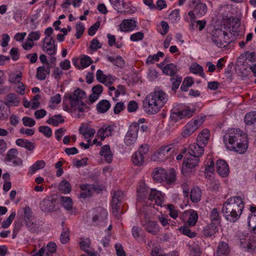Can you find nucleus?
<instances>
[{
  "label": "nucleus",
  "mask_w": 256,
  "mask_h": 256,
  "mask_svg": "<svg viewBox=\"0 0 256 256\" xmlns=\"http://www.w3.org/2000/svg\"><path fill=\"white\" fill-rule=\"evenodd\" d=\"M180 113L179 114L182 116V117L183 118H188L192 116L193 114L195 112V109H191L189 107H187L186 108L182 110H180Z\"/></svg>",
  "instance_id": "58"
},
{
  "label": "nucleus",
  "mask_w": 256,
  "mask_h": 256,
  "mask_svg": "<svg viewBox=\"0 0 256 256\" xmlns=\"http://www.w3.org/2000/svg\"><path fill=\"white\" fill-rule=\"evenodd\" d=\"M228 204L230 207V209L232 208L238 214L240 213V216L241 215L244 206V204L240 196H233L228 198L225 202Z\"/></svg>",
  "instance_id": "8"
},
{
  "label": "nucleus",
  "mask_w": 256,
  "mask_h": 256,
  "mask_svg": "<svg viewBox=\"0 0 256 256\" xmlns=\"http://www.w3.org/2000/svg\"><path fill=\"white\" fill-rule=\"evenodd\" d=\"M248 223L250 228L256 234V216L251 214L248 217Z\"/></svg>",
  "instance_id": "57"
},
{
  "label": "nucleus",
  "mask_w": 256,
  "mask_h": 256,
  "mask_svg": "<svg viewBox=\"0 0 256 256\" xmlns=\"http://www.w3.org/2000/svg\"><path fill=\"white\" fill-rule=\"evenodd\" d=\"M244 122L247 125L256 124V112H252L246 114Z\"/></svg>",
  "instance_id": "47"
},
{
  "label": "nucleus",
  "mask_w": 256,
  "mask_h": 256,
  "mask_svg": "<svg viewBox=\"0 0 256 256\" xmlns=\"http://www.w3.org/2000/svg\"><path fill=\"white\" fill-rule=\"evenodd\" d=\"M114 130V126H104L100 128L98 132L97 135L100 137L101 140H104L106 137L112 136V132Z\"/></svg>",
  "instance_id": "27"
},
{
  "label": "nucleus",
  "mask_w": 256,
  "mask_h": 256,
  "mask_svg": "<svg viewBox=\"0 0 256 256\" xmlns=\"http://www.w3.org/2000/svg\"><path fill=\"white\" fill-rule=\"evenodd\" d=\"M210 224L218 226L220 224V216L219 214V212L218 208H214L212 210L210 216Z\"/></svg>",
  "instance_id": "38"
},
{
  "label": "nucleus",
  "mask_w": 256,
  "mask_h": 256,
  "mask_svg": "<svg viewBox=\"0 0 256 256\" xmlns=\"http://www.w3.org/2000/svg\"><path fill=\"white\" fill-rule=\"evenodd\" d=\"M193 84V80L190 77H186L184 79L180 86V89L182 91L187 92L188 88L191 86Z\"/></svg>",
  "instance_id": "52"
},
{
  "label": "nucleus",
  "mask_w": 256,
  "mask_h": 256,
  "mask_svg": "<svg viewBox=\"0 0 256 256\" xmlns=\"http://www.w3.org/2000/svg\"><path fill=\"white\" fill-rule=\"evenodd\" d=\"M86 92L83 90L78 88L72 94H66L64 99H68L70 106L64 105L63 109L69 112H83L88 108V106L83 102V100L86 98Z\"/></svg>",
  "instance_id": "3"
},
{
  "label": "nucleus",
  "mask_w": 256,
  "mask_h": 256,
  "mask_svg": "<svg viewBox=\"0 0 256 256\" xmlns=\"http://www.w3.org/2000/svg\"><path fill=\"white\" fill-rule=\"evenodd\" d=\"M16 144L17 146L24 148L29 151H32L35 148V146L34 143L26 139L18 138L16 140Z\"/></svg>",
  "instance_id": "35"
},
{
  "label": "nucleus",
  "mask_w": 256,
  "mask_h": 256,
  "mask_svg": "<svg viewBox=\"0 0 256 256\" xmlns=\"http://www.w3.org/2000/svg\"><path fill=\"white\" fill-rule=\"evenodd\" d=\"M211 38L214 44L220 48H227L232 41L228 33L220 28H215L212 30Z\"/></svg>",
  "instance_id": "4"
},
{
  "label": "nucleus",
  "mask_w": 256,
  "mask_h": 256,
  "mask_svg": "<svg viewBox=\"0 0 256 256\" xmlns=\"http://www.w3.org/2000/svg\"><path fill=\"white\" fill-rule=\"evenodd\" d=\"M202 122L198 120L192 119L188 122L184 128L181 133V135L183 138H187L192 134L200 126Z\"/></svg>",
  "instance_id": "12"
},
{
  "label": "nucleus",
  "mask_w": 256,
  "mask_h": 256,
  "mask_svg": "<svg viewBox=\"0 0 256 256\" xmlns=\"http://www.w3.org/2000/svg\"><path fill=\"white\" fill-rule=\"evenodd\" d=\"M216 168L217 172L222 177H226L229 174V168L226 162L218 160L216 162Z\"/></svg>",
  "instance_id": "21"
},
{
  "label": "nucleus",
  "mask_w": 256,
  "mask_h": 256,
  "mask_svg": "<svg viewBox=\"0 0 256 256\" xmlns=\"http://www.w3.org/2000/svg\"><path fill=\"white\" fill-rule=\"evenodd\" d=\"M204 153V147L197 142L190 144L188 148V154L190 156L200 158Z\"/></svg>",
  "instance_id": "16"
},
{
  "label": "nucleus",
  "mask_w": 256,
  "mask_h": 256,
  "mask_svg": "<svg viewBox=\"0 0 256 256\" xmlns=\"http://www.w3.org/2000/svg\"><path fill=\"white\" fill-rule=\"evenodd\" d=\"M100 154L104 156L106 161L110 164L112 162L113 154L111 152L110 146L109 145H104L102 147Z\"/></svg>",
  "instance_id": "33"
},
{
  "label": "nucleus",
  "mask_w": 256,
  "mask_h": 256,
  "mask_svg": "<svg viewBox=\"0 0 256 256\" xmlns=\"http://www.w3.org/2000/svg\"><path fill=\"white\" fill-rule=\"evenodd\" d=\"M182 80V78L180 76H174L170 78V82H172V90H176L178 88Z\"/></svg>",
  "instance_id": "53"
},
{
  "label": "nucleus",
  "mask_w": 256,
  "mask_h": 256,
  "mask_svg": "<svg viewBox=\"0 0 256 256\" xmlns=\"http://www.w3.org/2000/svg\"><path fill=\"white\" fill-rule=\"evenodd\" d=\"M107 58L110 62H112L118 67L122 68L124 65V60L120 56H118L116 58L108 56Z\"/></svg>",
  "instance_id": "49"
},
{
  "label": "nucleus",
  "mask_w": 256,
  "mask_h": 256,
  "mask_svg": "<svg viewBox=\"0 0 256 256\" xmlns=\"http://www.w3.org/2000/svg\"><path fill=\"white\" fill-rule=\"evenodd\" d=\"M22 121L23 124L26 126L32 127L36 124L35 120L28 116L23 117Z\"/></svg>",
  "instance_id": "63"
},
{
  "label": "nucleus",
  "mask_w": 256,
  "mask_h": 256,
  "mask_svg": "<svg viewBox=\"0 0 256 256\" xmlns=\"http://www.w3.org/2000/svg\"><path fill=\"white\" fill-rule=\"evenodd\" d=\"M173 152L170 146H162L152 156V159L154 161L162 160L165 156L168 157Z\"/></svg>",
  "instance_id": "15"
},
{
  "label": "nucleus",
  "mask_w": 256,
  "mask_h": 256,
  "mask_svg": "<svg viewBox=\"0 0 256 256\" xmlns=\"http://www.w3.org/2000/svg\"><path fill=\"white\" fill-rule=\"evenodd\" d=\"M82 192L80 194V197L86 198L92 195L93 192L96 190V186L90 184H83L80 186Z\"/></svg>",
  "instance_id": "24"
},
{
  "label": "nucleus",
  "mask_w": 256,
  "mask_h": 256,
  "mask_svg": "<svg viewBox=\"0 0 256 256\" xmlns=\"http://www.w3.org/2000/svg\"><path fill=\"white\" fill-rule=\"evenodd\" d=\"M140 216L141 218L140 224L148 232L154 236L158 234L160 227L156 222L148 220L146 214L142 212L140 214Z\"/></svg>",
  "instance_id": "6"
},
{
  "label": "nucleus",
  "mask_w": 256,
  "mask_h": 256,
  "mask_svg": "<svg viewBox=\"0 0 256 256\" xmlns=\"http://www.w3.org/2000/svg\"><path fill=\"white\" fill-rule=\"evenodd\" d=\"M120 29L121 31L127 32L138 30L136 22L132 19H126L123 20L120 25Z\"/></svg>",
  "instance_id": "17"
},
{
  "label": "nucleus",
  "mask_w": 256,
  "mask_h": 256,
  "mask_svg": "<svg viewBox=\"0 0 256 256\" xmlns=\"http://www.w3.org/2000/svg\"><path fill=\"white\" fill-rule=\"evenodd\" d=\"M16 216V212H12L8 216V218H7L6 220H4L2 224V228H8L10 225L11 224L12 220H14V218Z\"/></svg>",
  "instance_id": "55"
},
{
  "label": "nucleus",
  "mask_w": 256,
  "mask_h": 256,
  "mask_svg": "<svg viewBox=\"0 0 256 256\" xmlns=\"http://www.w3.org/2000/svg\"><path fill=\"white\" fill-rule=\"evenodd\" d=\"M82 192L80 194V197L86 198L92 195L93 192L96 190V186L90 184H83L80 186Z\"/></svg>",
  "instance_id": "25"
},
{
  "label": "nucleus",
  "mask_w": 256,
  "mask_h": 256,
  "mask_svg": "<svg viewBox=\"0 0 256 256\" xmlns=\"http://www.w3.org/2000/svg\"><path fill=\"white\" fill-rule=\"evenodd\" d=\"M22 76V74L21 72H19L17 74H11L9 77V82L12 84H18L21 82Z\"/></svg>",
  "instance_id": "60"
},
{
  "label": "nucleus",
  "mask_w": 256,
  "mask_h": 256,
  "mask_svg": "<svg viewBox=\"0 0 256 256\" xmlns=\"http://www.w3.org/2000/svg\"><path fill=\"white\" fill-rule=\"evenodd\" d=\"M200 162V158L192 157L190 156L184 158L182 172L184 176H187L190 172L188 169H192L198 165Z\"/></svg>",
  "instance_id": "11"
},
{
  "label": "nucleus",
  "mask_w": 256,
  "mask_h": 256,
  "mask_svg": "<svg viewBox=\"0 0 256 256\" xmlns=\"http://www.w3.org/2000/svg\"><path fill=\"white\" fill-rule=\"evenodd\" d=\"M201 191L198 188H194L192 189L190 194V198L193 202H198L201 199Z\"/></svg>",
  "instance_id": "42"
},
{
  "label": "nucleus",
  "mask_w": 256,
  "mask_h": 256,
  "mask_svg": "<svg viewBox=\"0 0 256 256\" xmlns=\"http://www.w3.org/2000/svg\"><path fill=\"white\" fill-rule=\"evenodd\" d=\"M43 42V50L49 55H54L56 52V50L54 44V38H50L48 40L45 42L44 40Z\"/></svg>",
  "instance_id": "26"
},
{
  "label": "nucleus",
  "mask_w": 256,
  "mask_h": 256,
  "mask_svg": "<svg viewBox=\"0 0 256 256\" xmlns=\"http://www.w3.org/2000/svg\"><path fill=\"white\" fill-rule=\"evenodd\" d=\"M210 132L208 130L204 129L198 135L196 142L204 148L208 143Z\"/></svg>",
  "instance_id": "31"
},
{
  "label": "nucleus",
  "mask_w": 256,
  "mask_h": 256,
  "mask_svg": "<svg viewBox=\"0 0 256 256\" xmlns=\"http://www.w3.org/2000/svg\"><path fill=\"white\" fill-rule=\"evenodd\" d=\"M46 166V162L43 160H40L36 161L30 168V172L31 174H34L38 170L43 168Z\"/></svg>",
  "instance_id": "46"
},
{
  "label": "nucleus",
  "mask_w": 256,
  "mask_h": 256,
  "mask_svg": "<svg viewBox=\"0 0 256 256\" xmlns=\"http://www.w3.org/2000/svg\"><path fill=\"white\" fill-rule=\"evenodd\" d=\"M239 240L241 246L248 252L256 253V240L254 238H249L248 235H242L239 236Z\"/></svg>",
  "instance_id": "9"
},
{
  "label": "nucleus",
  "mask_w": 256,
  "mask_h": 256,
  "mask_svg": "<svg viewBox=\"0 0 256 256\" xmlns=\"http://www.w3.org/2000/svg\"><path fill=\"white\" fill-rule=\"evenodd\" d=\"M70 240V234L68 229L64 230L60 236V240L63 244H67Z\"/></svg>",
  "instance_id": "62"
},
{
  "label": "nucleus",
  "mask_w": 256,
  "mask_h": 256,
  "mask_svg": "<svg viewBox=\"0 0 256 256\" xmlns=\"http://www.w3.org/2000/svg\"><path fill=\"white\" fill-rule=\"evenodd\" d=\"M79 132L80 134H82L84 138H91L96 133V130L94 128L88 126H80L79 128Z\"/></svg>",
  "instance_id": "39"
},
{
  "label": "nucleus",
  "mask_w": 256,
  "mask_h": 256,
  "mask_svg": "<svg viewBox=\"0 0 256 256\" xmlns=\"http://www.w3.org/2000/svg\"><path fill=\"white\" fill-rule=\"evenodd\" d=\"M224 143L230 150L240 154L244 153L248 148L246 134L240 129H230L223 136Z\"/></svg>",
  "instance_id": "1"
},
{
  "label": "nucleus",
  "mask_w": 256,
  "mask_h": 256,
  "mask_svg": "<svg viewBox=\"0 0 256 256\" xmlns=\"http://www.w3.org/2000/svg\"><path fill=\"white\" fill-rule=\"evenodd\" d=\"M122 202L121 200H118V199H116V198H112V212L115 216H118V212L120 208Z\"/></svg>",
  "instance_id": "50"
},
{
  "label": "nucleus",
  "mask_w": 256,
  "mask_h": 256,
  "mask_svg": "<svg viewBox=\"0 0 256 256\" xmlns=\"http://www.w3.org/2000/svg\"><path fill=\"white\" fill-rule=\"evenodd\" d=\"M91 244V240L89 238L82 240L80 242V248L90 256H95L97 253L95 252L90 250L89 248Z\"/></svg>",
  "instance_id": "32"
},
{
  "label": "nucleus",
  "mask_w": 256,
  "mask_h": 256,
  "mask_svg": "<svg viewBox=\"0 0 256 256\" xmlns=\"http://www.w3.org/2000/svg\"><path fill=\"white\" fill-rule=\"evenodd\" d=\"M139 129L140 126L138 122H133L130 125L124 139V142L126 146H130L135 143Z\"/></svg>",
  "instance_id": "7"
},
{
  "label": "nucleus",
  "mask_w": 256,
  "mask_h": 256,
  "mask_svg": "<svg viewBox=\"0 0 256 256\" xmlns=\"http://www.w3.org/2000/svg\"><path fill=\"white\" fill-rule=\"evenodd\" d=\"M110 102L106 100H100L96 104V110L98 112L104 114L110 108Z\"/></svg>",
  "instance_id": "36"
},
{
  "label": "nucleus",
  "mask_w": 256,
  "mask_h": 256,
  "mask_svg": "<svg viewBox=\"0 0 256 256\" xmlns=\"http://www.w3.org/2000/svg\"><path fill=\"white\" fill-rule=\"evenodd\" d=\"M110 3L112 6L113 8L118 12L125 13V11L122 10V8H124L126 4L124 1L120 0H109Z\"/></svg>",
  "instance_id": "41"
},
{
  "label": "nucleus",
  "mask_w": 256,
  "mask_h": 256,
  "mask_svg": "<svg viewBox=\"0 0 256 256\" xmlns=\"http://www.w3.org/2000/svg\"><path fill=\"white\" fill-rule=\"evenodd\" d=\"M38 130L48 138L52 136V130L48 126H40L38 128Z\"/></svg>",
  "instance_id": "56"
},
{
  "label": "nucleus",
  "mask_w": 256,
  "mask_h": 256,
  "mask_svg": "<svg viewBox=\"0 0 256 256\" xmlns=\"http://www.w3.org/2000/svg\"><path fill=\"white\" fill-rule=\"evenodd\" d=\"M229 207L230 206L228 204L224 202L223 204L222 212L224 216L228 221L234 222L240 218V213L238 214L232 208L229 210Z\"/></svg>",
  "instance_id": "14"
},
{
  "label": "nucleus",
  "mask_w": 256,
  "mask_h": 256,
  "mask_svg": "<svg viewBox=\"0 0 256 256\" xmlns=\"http://www.w3.org/2000/svg\"><path fill=\"white\" fill-rule=\"evenodd\" d=\"M164 180H165L166 183L169 184H172L176 180V175L174 169L170 170L168 174L166 173V178Z\"/></svg>",
  "instance_id": "54"
},
{
  "label": "nucleus",
  "mask_w": 256,
  "mask_h": 256,
  "mask_svg": "<svg viewBox=\"0 0 256 256\" xmlns=\"http://www.w3.org/2000/svg\"><path fill=\"white\" fill-rule=\"evenodd\" d=\"M64 122L62 116L60 114H56L50 117L46 121V123L52 125L54 126H58L60 123Z\"/></svg>",
  "instance_id": "40"
},
{
  "label": "nucleus",
  "mask_w": 256,
  "mask_h": 256,
  "mask_svg": "<svg viewBox=\"0 0 256 256\" xmlns=\"http://www.w3.org/2000/svg\"><path fill=\"white\" fill-rule=\"evenodd\" d=\"M18 150L16 148H11L9 150L4 158V162L8 163L12 162L14 166H22V160L18 156Z\"/></svg>",
  "instance_id": "10"
},
{
  "label": "nucleus",
  "mask_w": 256,
  "mask_h": 256,
  "mask_svg": "<svg viewBox=\"0 0 256 256\" xmlns=\"http://www.w3.org/2000/svg\"><path fill=\"white\" fill-rule=\"evenodd\" d=\"M61 202L64 208L68 210H70L72 208V199L67 196H62Z\"/></svg>",
  "instance_id": "51"
},
{
  "label": "nucleus",
  "mask_w": 256,
  "mask_h": 256,
  "mask_svg": "<svg viewBox=\"0 0 256 256\" xmlns=\"http://www.w3.org/2000/svg\"><path fill=\"white\" fill-rule=\"evenodd\" d=\"M208 8L206 5L204 3L199 2L197 4L194 10L188 12V16L190 18L192 22H194L196 18V16L201 17L204 16L207 12Z\"/></svg>",
  "instance_id": "13"
},
{
  "label": "nucleus",
  "mask_w": 256,
  "mask_h": 256,
  "mask_svg": "<svg viewBox=\"0 0 256 256\" xmlns=\"http://www.w3.org/2000/svg\"><path fill=\"white\" fill-rule=\"evenodd\" d=\"M148 200L153 201L154 200L155 203L160 206L164 202V198L160 192L154 189L150 190Z\"/></svg>",
  "instance_id": "19"
},
{
  "label": "nucleus",
  "mask_w": 256,
  "mask_h": 256,
  "mask_svg": "<svg viewBox=\"0 0 256 256\" xmlns=\"http://www.w3.org/2000/svg\"><path fill=\"white\" fill-rule=\"evenodd\" d=\"M152 178L156 182H161L166 178V170L162 168H156L152 173Z\"/></svg>",
  "instance_id": "30"
},
{
  "label": "nucleus",
  "mask_w": 256,
  "mask_h": 256,
  "mask_svg": "<svg viewBox=\"0 0 256 256\" xmlns=\"http://www.w3.org/2000/svg\"><path fill=\"white\" fill-rule=\"evenodd\" d=\"M5 103L8 106H16L20 103V98L14 93L8 94L5 98Z\"/></svg>",
  "instance_id": "34"
},
{
  "label": "nucleus",
  "mask_w": 256,
  "mask_h": 256,
  "mask_svg": "<svg viewBox=\"0 0 256 256\" xmlns=\"http://www.w3.org/2000/svg\"><path fill=\"white\" fill-rule=\"evenodd\" d=\"M218 232V226L210 224L204 227L202 234L205 238H211Z\"/></svg>",
  "instance_id": "28"
},
{
  "label": "nucleus",
  "mask_w": 256,
  "mask_h": 256,
  "mask_svg": "<svg viewBox=\"0 0 256 256\" xmlns=\"http://www.w3.org/2000/svg\"><path fill=\"white\" fill-rule=\"evenodd\" d=\"M82 192L80 194V197L86 198L92 195L93 192L96 190V186L90 184H83L80 186Z\"/></svg>",
  "instance_id": "23"
},
{
  "label": "nucleus",
  "mask_w": 256,
  "mask_h": 256,
  "mask_svg": "<svg viewBox=\"0 0 256 256\" xmlns=\"http://www.w3.org/2000/svg\"><path fill=\"white\" fill-rule=\"evenodd\" d=\"M108 76L104 74L103 73V72L100 70H98L96 73V78L97 80L101 82L103 84H106V85L108 84H112V82H108Z\"/></svg>",
  "instance_id": "48"
},
{
  "label": "nucleus",
  "mask_w": 256,
  "mask_h": 256,
  "mask_svg": "<svg viewBox=\"0 0 256 256\" xmlns=\"http://www.w3.org/2000/svg\"><path fill=\"white\" fill-rule=\"evenodd\" d=\"M168 18L172 22H176L180 19V10H174L172 11L170 14Z\"/></svg>",
  "instance_id": "61"
},
{
  "label": "nucleus",
  "mask_w": 256,
  "mask_h": 256,
  "mask_svg": "<svg viewBox=\"0 0 256 256\" xmlns=\"http://www.w3.org/2000/svg\"><path fill=\"white\" fill-rule=\"evenodd\" d=\"M180 230L182 232V234L188 236L190 238H193L196 235L194 232H192L191 230L186 226H184L180 228Z\"/></svg>",
  "instance_id": "59"
},
{
  "label": "nucleus",
  "mask_w": 256,
  "mask_h": 256,
  "mask_svg": "<svg viewBox=\"0 0 256 256\" xmlns=\"http://www.w3.org/2000/svg\"><path fill=\"white\" fill-rule=\"evenodd\" d=\"M168 100V94L162 90H155L148 94L142 101V108L148 114H157Z\"/></svg>",
  "instance_id": "2"
},
{
  "label": "nucleus",
  "mask_w": 256,
  "mask_h": 256,
  "mask_svg": "<svg viewBox=\"0 0 256 256\" xmlns=\"http://www.w3.org/2000/svg\"><path fill=\"white\" fill-rule=\"evenodd\" d=\"M149 146L148 144H142L132 156V161L136 166H142L147 161L149 154Z\"/></svg>",
  "instance_id": "5"
},
{
  "label": "nucleus",
  "mask_w": 256,
  "mask_h": 256,
  "mask_svg": "<svg viewBox=\"0 0 256 256\" xmlns=\"http://www.w3.org/2000/svg\"><path fill=\"white\" fill-rule=\"evenodd\" d=\"M40 206L42 211L50 212L55 210V201L52 198H45L42 200Z\"/></svg>",
  "instance_id": "18"
},
{
  "label": "nucleus",
  "mask_w": 256,
  "mask_h": 256,
  "mask_svg": "<svg viewBox=\"0 0 256 256\" xmlns=\"http://www.w3.org/2000/svg\"><path fill=\"white\" fill-rule=\"evenodd\" d=\"M163 72L170 76H174L178 71L176 66L174 64H166L162 70Z\"/></svg>",
  "instance_id": "45"
},
{
  "label": "nucleus",
  "mask_w": 256,
  "mask_h": 256,
  "mask_svg": "<svg viewBox=\"0 0 256 256\" xmlns=\"http://www.w3.org/2000/svg\"><path fill=\"white\" fill-rule=\"evenodd\" d=\"M58 190L64 194L70 193L72 190L70 183L66 180H62L58 185Z\"/></svg>",
  "instance_id": "43"
},
{
  "label": "nucleus",
  "mask_w": 256,
  "mask_h": 256,
  "mask_svg": "<svg viewBox=\"0 0 256 256\" xmlns=\"http://www.w3.org/2000/svg\"><path fill=\"white\" fill-rule=\"evenodd\" d=\"M229 252L230 248L226 242H222L219 244L216 251L218 256H226Z\"/></svg>",
  "instance_id": "37"
},
{
  "label": "nucleus",
  "mask_w": 256,
  "mask_h": 256,
  "mask_svg": "<svg viewBox=\"0 0 256 256\" xmlns=\"http://www.w3.org/2000/svg\"><path fill=\"white\" fill-rule=\"evenodd\" d=\"M230 22V32L234 36H237L240 32V21L238 18L230 16L228 18Z\"/></svg>",
  "instance_id": "20"
},
{
  "label": "nucleus",
  "mask_w": 256,
  "mask_h": 256,
  "mask_svg": "<svg viewBox=\"0 0 256 256\" xmlns=\"http://www.w3.org/2000/svg\"><path fill=\"white\" fill-rule=\"evenodd\" d=\"M144 38V34L142 32H138L130 35V40L132 42H138L142 40Z\"/></svg>",
  "instance_id": "64"
},
{
  "label": "nucleus",
  "mask_w": 256,
  "mask_h": 256,
  "mask_svg": "<svg viewBox=\"0 0 256 256\" xmlns=\"http://www.w3.org/2000/svg\"><path fill=\"white\" fill-rule=\"evenodd\" d=\"M188 212L189 214L188 223L190 226H194L198 221V214L196 211L194 210H190Z\"/></svg>",
  "instance_id": "44"
},
{
  "label": "nucleus",
  "mask_w": 256,
  "mask_h": 256,
  "mask_svg": "<svg viewBox=\"0 0 256 256\" xmlns=\"http://www.w3.org/2000/svg\"><path fill=\"white\" fill-rule=\"evenodd\" d=\"M148 188L144 184H141L137 189V200L142 202L148 199L150 193Z\"/></svg>",
  "instance_id": "29"
},
{
  "label": "nucleus",
  "mask_w": 256,
  "mask_h": 256,
  "mask_svg": "<svg viewBox=\"0 0 256 256\" xmlns=\"http://www.w3.org/2000/svg\"><path fill=\"white\" fill-rule=\"evenodd\" d=\"M51 66L48 64V66H40L36 68V78L40 80H46L47 76L50 74Z\"/></svg>",
  "instance_id": "22"
}]
</instances>
